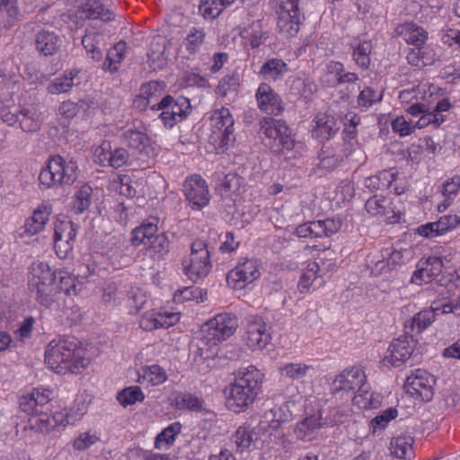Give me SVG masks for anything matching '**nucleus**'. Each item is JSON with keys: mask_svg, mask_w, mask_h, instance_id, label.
<instances>
[{"mask_svg": "<svg viewBox=\"0 0 460 460\" xmlns=\"http://www.w3.org/2000/svg\"><path fill=\"white\" fill-rule=\"evenodd\" d=\"M184 274L192 281L206 277L211 268L210 254L205 242L196 240L191 243L190 258L182 261Z\"/></svg>", "mask_w": 460, "mask_h": 460, "instance_id": "obj_4", "label": "nucleus"}, {"mask_svg": "<svg viewBox=\"0 0 460 460\" xmlns=\"http://www.w3.org/2000/svg\"><path fill=\"white\" fill-rule=\"evenodd\" d=\"M170 103H172V95H165L160 102L151 106L152 111H162L159 114V118L167 128H172L179 122V119H175L171 111Z\"/></svg>", "mask_w": 460, "mask_h": 460, "instance_id": "obj_32", "label": "nucleus"}, {"mask_svg": "<svg viewBox=\"0 0 460 460\" xmlns=\"http://www.w3.org/2000/svg\"><path fill=\"white\" fill-rule=\"evenodd\" d=\"M212 137L215 141L219 140L221 146H227L234 141V119L230 111L222 108L216 111L211 118Z\"/></svg>", "mask_w": 460, "mask_h": 460, "instance_id": "obj_11", "label": "nucleus"}, {"mask_svg": "<svg viewBox=\"0 0 460 460\" xmlns=\"http://www.w3.org/2000/svg\"><path fill=\"white\" fill-rule=\"evenodd\" d=\"M238 326L237 318L230 314H219L208 321L202 328L205 342L217 345L232 336Z\"/></svg>", "mask_w": 460, "mask_h": 460, "instance_id": "obj_6", "label": "nucleus"}, {"mask_svg": "<svg viewBox=\"0 0 460 460\" xmlns=\"http://www.w3.org/2000/svg\"><path fill=\"white\" fill-rule=\"evenodd\" d=\"M123 143L129 148L136 150L140 155H146V149L150 146V138L142 122L133 124L122 133Z\"/></svg>", "mask_w": 460, "mask_h": 460, "instance_id": "obj_16", "label": "nucleus"}, {"mask_svg": "<svg viewBox=\"0 0 460 460\" xmlns=\"http://www.w3.org/2000/svg\"><path fill=\"white\" fill-rule=\"evenodd\" d=\"M311 368L305 363H288L279 368V373L284 377L296 380L305 376Z\"/></svg>", "mask_w": 460, "mask_h": 460, "instance_id": "obj_46", "label": "nucleus"}, {"mask_svg": "<svg viewBox=\"0 0 460 460\" xmlns=\"http://www.w3.org/2000/svg\"><path fill=\"white\" fill-rule=\"evenodd\" d=\"M240 85V78L236 73L223 77L217 87V93L222 97L226 96L229 92H235Z\"/></svg>", "mask_w": 460, "mask_h": 460, "instance_id": "obj_51", "label": "nucleus"}, {"mask_svg": "<svg viewBox=\"0 0 460 460\" xmlns=\"http://www.w3.org/2000/svg\"><path fill=\"white\" fill-rule=\"evenodd\" d=\"M84 13L89 19H100L103 22H109L113 19V13L105 9L102 4L97 2L93 4L91 2L86 3Z\"/></svg>", "mask_w": 460, "mask_h": 460, "instance_id": "obj_45", "label": "nucleus"}, {"mask_svg": "<svg viewBox=\"0 0 460 460\" xmlns=\"http://www.w3.org/2000/svg\"><path fill=\"white\" fill-rule=\"evenodd\" d=\"M102 36L97 32H87L82 39V44L85 49L89 57L95 60L100 61L102 58V51L99 45Z\"/></svg>", "mask_w": 460, "mask_h": 460, "instance_id": "obj_34", "label": "nucleus"}, {"mask_svg": "<svg viewBox=\"0 0 460 460\" xmlns=\"http://www.w3.org/2000/svg\"><path fill=\"white\" fill-rule=\"evenodd\" d=\"M373 402L374 391L370 390L365 384L359 386V389L353 397V404L361 410L367 411L371 409Z\"/></svg>", "mask_w": 460, "mask_h": 460, "instance_id": "obj_47", "label": "nucleus"}, {"mask_svg": "<svg viewBox=\"0 0 460 460\" xmlns=\"http://www.w3.org/2000/svg\"><path fill=\"white\" fill-rule=\"evenodd\" d=\"M126 50V42L123 40L116 43L106 55V58L102 64V69L114 73L118 70L117 65L119 64L124 57Z\"/></svg>", "mask_w": 460, "mask_h": 460, "instance_id": "obj_31", "label": "nucleus"}, {"mask_svg": "<svg viewBox=\"0 0 460 460\" xmlns=\"http://www.w3.org/2000/svg\"><path fill=\"white\" fill-rule=\"evenodd\" d=\"M258 438V435L249 426H241L232 438L233 442L240 451L248 448L252 442Z\"/></svg>", "mask_w": 460, "mask_h": 460, "instance_id": "obj_38", "label": "nucleus"}, {"mask_svg": "<svg viewBox=\"0 0 460 460\" xmlns=\"http://www.w3.org/2000/svg\"><path fill=\"white\" fill-rule=\"evenodd\" d=\"M95 155L102 164L108 163L113 168H120L125 165L129 158L128 152L122 147L111 148L109 142H103L95 151Z\"/></svg>", "mask_w": 460, "mask_h": 460, "instance_id": "obj_21", "label": "nucleus"}, {"mask_svg": "<svg viewBox=\"0 0 460 460\" xmlns=\"http://www.w3.org/2000/svg\"><path fill=\"white\" fill-rule=\"evenodd\" d=\"M207 292L201 288L195 287L183 288L174 294V301L177 303H183L185 301L196 300L197 303H201L205 300Z\"/></svg>", "mask_w": 460, "mask_h": 460, "instance_id": "obj_44", "label": "nucleus"}, {"mask_svg": "<svg viewBox=\"0 0 460 460\" xmlns=\"http://www.w3.org/2000/svg\"><path fill=\"white\" fill-rule=\"evenodd\" d=\"M390 124L393 131L401 137L410 136L415 131L413 121L406 120L403 116L391 119Z\"/></svg>", "mask_w": 460, "mask_h": 460, "instance_id": "obj_52", "label": "nucleus"}, {"mask_svg": "<svg viewBox=\"0 0 460 460\" xmlns=\"http://www.w3.org/2000/svg\"><path fill=\"white\" fill-rule=\"evenodd\" d=\"M170 107L174 118L179 119V122L187 117L189 110L190 109L189 100L183 97L175 100L172 96V103H170Z\"/></svg>", "mask_w": 460, "mask_h": 460, "instance_id": "obj_54", "label": "nucleus"}, {"mask_svg": "<svg viewBox=\"0 0 460 460\" xmlns=\"http://www.w3.org/2000/svg\"><path fill=\"white\" fill-rule=\"evenodd\" d=\"M93 189L88 184H83L75 194L74 208L76 213H83L92 203Z\"/></svg>", "mask_w": 460, "mask_h": 460, "instance_id": "obj_42", "label": "nucleus"}, {"mask_svg": "<svg viewBox=\"0 0 460 460\" xmlns=\"http://www.w3.org/2000/svg\"><path fill=\"white\" fill-rule=\"evenodd\" d=\"M365 374L358 368L345 369L333 381L335 391H352L364 385Z\"/></svg>", "mask_w": 460, "mask_h": 460, "instance_id": "obj_23", "label": "nucleus"}, {"mask_svg": "<svg viewBox=\"0 0 460 460\" xmlns=\"http://www.w3.org/2000/svg\"><path fill=\"white\" fill-rule=\"evenodd\" d=\"M288 71V65L279 58H271L261 67L260 74L266 79L278 80Z\"/></svg>", "mask_w": 460, "mask_h": 460, "instance_id": "obj_30", "label": "nucleus"}, {"mask_svg": "<svg viewBox=\"0 0 460 460\" xmlns=\"http://www.w3.org/2000/svg\"><path fill=\"white\" fill-rule=\"evenodd\" d=\"M34 395L27 394L19 398V408L27 415L41 418L42 414L37 406V400H34Z\"/></svg>", "mask_w": 460, "mask_h": 460, "instance_id": "obj_53", "label": "nucleus"}, {"mask_svg": "<svg viewBox=\"0 0 460 460\" xmlns=\"http://www.w3.org/2000/svg\"><path fill=\"white\" fill-rule=\"evenodd\" d=\"M203 400L190 393H180L175 397V405L178 409H189L190 411H201L203 410Z\"/></svg>", "mask_w": 460, "mask_h": 460, "instance_id": "obj_39", "label": "nucleus"}, {"mask_svg": "<svg viewBox=\"0 0 460 460\" xmlns=\"http://www.w3.org/2000/svg\"><path fill=\"white\" fill-rule=\"evenodd\" d=\"M441 234L452 231L460 225V216L456 214L444 215L437 220Z\"/></svg>", "mask_w": 460, "mask_h": 460, "instance_id": "obj_59", "label": "nucleus"}, {"mask_svg": "<svg viewBox=\"0 0 460 460\" xmlns=\"http://www.w3.org/2000/svg\"><path fill=\"white\" fill-rule=\"evenodd\" d=\"M183 191L192 209L200 210L209 203L208 186L199 175L187 178L183 183Z\"/></svg>", "mask_w": 460, "mask_h": 460, "instance_id": "obj_10", "label": "nucleus"}, {"mask_svg": "<svg viewBox=\"0 0 460 460\" xmlns=\"http://www.w3.org/2000/svg\"><path fill=\"white\" fill-rule=\"evenodd\" d=\"M49 212L40 208L35 209L31 217L26 219L23 226L24 233L27 235H34L44 229L49 220Z\"/></svg>", "mask_w": 460, "mask_h": 460, "instance_id": "obj_28", "label": "nucleus"}, {"mask_svg": "<svg viewBox=\"0 0 460 460\" xmlns=\"http://www.w3.org/2000/svg\"><path fill=\"white\" fill-rule=\"evenodd\" d=\"M436 379L433 375L422 368L411 371L404 381V389L411 397L429 402L434 395Z\"/></svg>", "mask_w": 460, "mask_h": 460, "instance_id": "obj_7", "label": "nucleus"}, {"mask_svg": "<svg viewBox=\"0 0 460 460\" xmlns=\"http://www.w3.org/2000/svg\"><path fill=\"white\" fill-rule=\"evenodd\" d=\"M326 74L323 77V83L330 87L341 84V74L344 72V66L341 62L331 61L326 67Z\"/></svg>", "mask_w": 460, "mask_h": 460, "instance_id": "obj_43", "label": "nucleus"}, {"mask_svg": "<svg viewBox=\"0 0 460 460\" xmlns=\"http://www.w3.org/2000/svg\"><path fill=\"white\" fill-rule=\"evenodd\" d=\"M57 279V272L42 261L33 262L30 269L29 285L40 282H49Z\"/></svg>", "mask_w": 460, "mask_h": 460, "instance_id": "obj_27", "label": "nucleus"}, {"mask_svg": "<svg viewBox=\"0 0 460 460\" xmlns=\"http://www.w3.org/2000/svg\"><path fill=\"white\" fill-rule=\"evenodd\" d=\"M322 414V411H320L318 417L312 415L299 421L294 429L296 438L303 441H311L316 437L320 429L333 425L332 420L323 418Z\"/></svg>", "mask_w": 460, "mask_h": 460, "instance_id": "obj_18", "label": "nucleus"}, {"mask_svg": "<svg viewBox=\"0 0 460 460\" xmlns=\"http://www.w3.org/2000/svg\"><path fill=\"white\" fill-rule=\"evenodd\" d=\"M413 438L410 436L398 437L392 439L390 451L398 459H406L412 455Z\"/></svg>", "mask_w": 460, "mask_h": 460, "instance_id": "obj_29", "label": "nucleus"}, {"mask_svg": "<svg viewBox=\"0 0 460 460\" xmlns=\"http://www.w3.org/2000/svg\"><path fill=\"white\" fill-rule=\"evenodd\" d=\"M117 399L121 405L126 407L137 402H142L145 399V395L139 386L134 385L119 391L117 394Z\"/></svg>", "mask_w": 460, "mask_h": 460, "instance_id": "obj_41", "label": "nucleus"}, {"mask_svg": "<svg viewBox=\"0 0 460 460\" xmlns=\"http://www.w3.org/2000/svg\"><path fill=\"white\" fill-rule=\"evenodd\" d=\"M339 129L340 123L333 116L327 113H319L315 117L313 137L320 141L329 140Z\"/></svg>", "mask_w": 460, "mask_h": 460, "instance_id": "obj_22", "label": "nucleus"}, {"mask_svg": "<svg viewBox=\"0 0 460 460\" xmlns=\"http://www.w3.org/2000/svg\"><path fill=\"white\" fill-rule=\"evenodd\" d=\"M398 417V410L396 407H389L380 411L376 415V429H385L388 424Z\"/></svg>", "mask_w": 460, "mask_h": 460, "instance_id": "obj_55", "label": "nucleus"}, {"mask_svg": "<svg viewBox=\"0 0 460 460\" xmlns=\"http://www.w3.org/2000/svg\"><path fill=\"white\" fill-rule=\"evenodd\" d=\"M181 424L180 422H173L167 428L164 429L155 438V448L162 449L164 444L166 447H171L175 441V437L181 432Z\"/></svg>", "mask_w": 460, "mask_h": 460, "instance_id": "obj_37", "label": "nucleus"}, {"mask_svg": "<svg viewBox=\"0 0 460 460\" xmlns=\"http://www.w3.org/2000/svg\"><path fill=\"white\" fill-rule=\"evenodd\" d=\"M235 0H202L200 10L203 12L205 18L215 19Z\"/></svg>", "mask_w": 460, "mask_h": 460, "instance_id": "obj_35", "label": "nucleus"}, {"mask_svg": "<svg viewBox=\"0 0 460 460\" xmlns=\"http://www.w3.org/2000/svg\"><path fill=\"white\" fill-rule=\"evenodd\" d=\"M76 228L72 221H60L55 226L54 239L75 242Z\"/></svg>", "mask_w": 460, "mask_h": 460, "instance_id": "obj_49", "label": "nucleus"}, {"mask_svg": "<svg viewBox=\"0 0 460 460\" xmlns=\"http://www.w3.org/2000/svg\"><path fill=\"white\" fill-rule=\"evenodd\" d=\"M21 17L18 0H0V25L11 28Z\"/></svg>", "mask_w": 460, "mask_h": 460, "instance_id": "obj_25", "label": "nucleus"}, {"mask_svg": "<svg viewBox=\"0 0 460 460\" xmlns=\"http://www.w3.org/2000/svg\"><path fill=\"white\" fill-rule=\"evenodd\" d=\"M442 193L445 197L456 196L460 190V175H454L445 181L442 185Z\"/></svg>", "mask_w": 460, "mask_h": 460, "instance_id": "obj_64", "label": "nucleus"}, {"mask_svg": "<svg viewBox=\"0 0 460 460\" xmlns=\"http://www.w3.org/2000/svg\"><path fill=\"white\" fill-rule=\"evenodd\" d=\"M438 307L423 310L416 314L412 318L406 321L404 323V332L414 338V336L420 334L435 321L438 314Z\"/></svg>", "mask_w": 460, "mask_h": 460, "instance_id": "obj_20", "label": "nucleus"}, {"mask_svg": "<svg viewBox=\"0 0 460 460\" xmlns=\"http://www.w3.org/2000/svg\"><path fill=\"white\" fill-rule=\"evenodd\" d=\"M260 275L257 261L245 260L243 262H239L234 270L229 271L226 281L228 286L234 289H243L257 279Z\"/></svg>", "mask_w": 460, "mask_h": 460, "instance_id": "obj_12", "label": "nucleus"}, {"mask_svg": "<svg viewBox=\"0 0 460 460\" xmlns=\"http://www.w3.org/2000/svg\"><path fill=\"white\" fill-rule=\"evenodd\" d=\"M17 122H19L22 130L27 133L36 132L40 128L36 111L30 109L22 108L20 110Z\"/></svg>", "mask_w": 460, "mask_h": 460, "instance_id": "obj_36", "label": "nucleus"}, {"mask_svg": "<svg viewBox=\"0 0 460 460\" xmlns=\"http://www.w3.org/2000/svg\"><path fill=\"white\" fill-rule=\"evenodd\" d=\"M442 118H438L433 115L431 111L427 110L423 112L417 121H413L414 128H424L428 126H432L438 128L441 126Z\"/></svg>", "mask_w": 460, "mask_h": 460, "instance_id": "obj_57", "label": "nucleus"}, {"mask_svg": "<svg viewBox=\"0 0 460 460\" xmlns=\"http://www.w3.org/2000/svg\"><path fill=\"white\" fill-rule=\"evenodd\" d=\"M454 107V103L448 97L440 99L431 110L433 115L442 118L441 125L447 120V112Z\"/></svg>", "mask_w": 460, "mask_h": 460, "instance_id": "obj_62", "label": "nucleus"}, {"mask_svg": "<svg viewBox=\"0 0 460 460\" xmlns=\"http://www.w3.org/2000/svg\"><path fill=\"white\" fill-rule=\"evenodd\" d=\"M372 49L373 46L370 40L364 41L360 43L356 49H354V59L358 66L365 68L368 67L370 64V55L372 53Z\"/></svg>", "mask_w": 460, "mask_h": 460, "instance_id": "obj_50", "label": "nucleus"}, {"mask_svg": "<svg viewBox=\"0 0 460 460\" xmlns=\"http://www.w3.org/2000/svg\"><path fill=\"white\" fill-rule=\"evenodd\" d=\"M29 288L31 293H35L36 300L41 305L46 307L51 306V305L58 299V280H50L48 282L34 283L29 285Z\"/></svg>", "mask_w": 460, "mask_h": 460, "instance_id": "obj_24", "label": "nucleus"}, {"mask_svg": "<svg viewBox=\"0 0 460 460\" xmlns=\"http://www.w3.org/2000/svg\"><path fill=\"white\" fill-rule=\"evenodd\" d=\"M376 217L378 219L383 218L388 224H395L400 220V215L394 213V211L391 208H386V206L379 204L376 201Z\"/></svg>", "mask_w": 460, "mask_h": 460, "instance_id": "obj_60", "label": "nucleus"}, {"mask_svg": "<svg viewBox=\"0 0 460 460\" xmlns=\"http://www.w3.org/2000/svg\"><path fill=\"white\" fill-rule=\"evenodd\" d=\"M258 107L264 112L278 116L284 107L279 96L267 84H261L256 92Z\"/></svg>", "mask_w": 460, "mask_h": 460, "instance_id": "obj_17", "label": "nucleus"}, {"mask_svg": "<svg viewBox=\"0 0 460 460\" xmlns=\"http://www.w3.org/2000/svg\"><path fill=\"white\" fill-rule=\"evenodd\" d=\"M62 44L61 36L54 31L42 29L35 32L33 37V46L40 57L55 56L61 49Z\"/></svg>", "mask_w": 460, "mask_h": 460, "instance_id": "obj_15", "label": "nucleus"}, {"mask_svg": "<svg viewBox=\"0 0 460 460\" xmlns=\"http://www.w3.org/2000/svg\"><path fill=\"white\" fill-rule=\"evenodd\" d=\"M78 74V70L72 69L66 72L64 75L55 78L48 84V92L51 94L68 93L75 84V79L77 77Z\"/></svg>", "mask_w": 460, "mask_h": 460, "instance_id": "obj_26", "label": "nucleus"}, {"mask_svg": "<svg viewBox=\"0 0 460 460\" xmlns=\"http://www.w3.org/2000/svg\"><path fill=\"white\" fill-rule=\"evenodd\" d=\"M300 0H283L279 4L278 28L288 37H295L305 20L299 7Z\"/></svg>", "mask_w": 460, "mask_h": 460, "instance_id": "obj_8", "label": "nucleus"}, {"mask_svg": "<svg viewBox=\"0 0 460 460\" xmlns=\"http://www.w3.org/2000/svg\"><path fill=\"white\" fill-rule=\"evenodd\" d=\"M395 33L407 44L414 47L424 46L429 39L428 31L413 22L398 24L395 28Z\"/></svg>", "mask_w": 460, "mask_h": 460, "instance_id": "obj_19", "label": "nucleus"}, {"mask_svg": "<svg viewBox=\"0 0 460 460\" xmlns=\"http://www.w3.org/2000/svg\"><path fill=\"white\" fill-rule=\"evenodd\" d=\"M84 355V349L74 337H62L49 343L45 351V362L52 369L78 373L89 363Z\"/></svg>", "mask_w": 460, "mask_h": 460, "instance_id": "obj_1", "label": "nucleus"}, {"mask_svg": "<svg viewBox=\"0 0 460 460\" xmlns=\"http://www.w3.org/2000/svg\"><path fill=\"white\" fill-rule=\"evenodd\" d=\"M206 32L202 28L192 27L184 40V45L190 54L198 52L204 43Z\"/></svg>", "mask_w": 460, "mask_h": 460, "instance_id": "obj_40", "label": "nucleus"}, {"mask_svg": "<svg viewBox=\"0 0 460 460\" xmlns=\"http://www.w3.org/2000/svg\"><path fill=\"white\" fill-rule=\"evenodd\" d=\"M59 272L58 281V296L64 292L66 296L76 295V285L75 279L70 276H63Z\"/></svg>", "mask_w": 460, "mask_h": 460, "instance_id": "obj_61", "label": "nucleus"}, {"mask_svg": "<svg viewBox=\"0 0 460 460\" xmlns=\"http://www.w3.org/2000/svg\"><path fill=\"white\" fill-rule=\"evenodd\" d=\"M416 341L408 334L395 339L389 346L386 354L380 361L381 367H398L411 359Z\"/></svg>", "mask_w": 460, "mask_h": 460, "instance_id": "obj_9", "label": "nucleus"}, {"mask_svg": "<svg viewBox=\"0 0 460 460\" xmlns=\"http://www.w3.org/2000/svg\"><path fill=\"white\" fill-rule=\"evenodd\" d=\"M161 92V85L156 81H150L149 83L143 84L139 90V93L148 100L151 106L153 105L152 103L154 102V100L160 96Z\"/></svg>", "mask_w": 460, "mask_h": 460, "instance_id": "obj_58", "label": "nucleus"}, {"mask_svg": "<svg viewBox=\"0 0 460 460\" xmlns=\"http://www.w3.org/2000/svg\"><path fill=\"white\" fill-rule=\"evenodd\" d=\"M78 176L77 163L73 159L68 162L60 155L52 156L47 166L41 169L39 181L45 188L73 184Z\"/></svg>", "mask_w": 460, "mask_h": 460, "instance_id": "obj_3", "label": "nucleus"}, {"mask_svg": "<svg viewBox=\"0 0 460 460\" xmlns=\"http://www.w3.org/2000/svg\"><path fill=\"white\" fill-rule=\"evenodd\" d=\"M247 331L244 340L246 344L252 349H262L270 340V335L267 332L265 323L259 315H250L246 318Z\"/></svg>", "mask_w": 460, "mask_h": 460, "instance_id": "obj_14", "label": "nucleus"}, {"mask_svg": "<svg viewBox=\"0 0 460 460\" xmlns=\"http://www.w3.org/2000/svg\"><path fill=\"white\" fill-rule=\"evenodd\" d=\"M31 395H34V400H37V406L40 410V413L42 414L41 418H39L35 420L34 424L31 425V429H35L38 425V422L40 424H44L45 428L48 429L49 426L51 425L49 416L47 411H49L48 403L49 402V391L40 392L39 390L33 391Z\"/></svg>", "mask_w": 460, "mask_h": 460, "instance_id": "obj_33", "label": "nucleus"}, {"mask_svg": "<svg viewBox=\"0 0 460 460\" xmlns=\"http://www.w3.org/2000/svg\"><path fill=\"white\" fill-rule=\"evenodd\" d=\"M320 167L323 169H327L329 171L336 168L343 160V155H330L329 153L323 151L320 155Z\"/></svg>", "mask_w": 460, "mask_h": 460, "instance_id": "obj_63", "label": "nucleus"}, {"mask_svg": "<svg viewBox=\"0 0 460 460\" xmlns=\"http://www.w3.org/2000/svg\"><path fill=\"white\" fill-rule=\"evenodd\" d=\"M260 133L265 135L269 139L266 146H269L275 153H279L284 149L291 150L295 146L290 128L280 119L264 118L261 122Z\"/></svg>", "mask_w": 460, "mask_h": 460, "instance_id": "obj_5", "label": "nucleus"}, {"mask_svg": "<svg viewBox=\"0 0 460 460\" xmlns=\"http://www.w3.org/2000/svg\"><path fill=\"white\" fill-rule=\"evenodd\" d=\"M262 377L261 371L253 366L240 373V376L230 385V392L226 398L227 408L236 413L247 409L261 389Z\"/></svg>", "mask_w": 460, "mask_h": 460, "instance_id": "obj_2", "label": "nucleus"}, {"mask_svg": "<svg viewBox=\"0 0 460 460\" xmlns=\"http://www.w3.org/2000/svg\"><path fill=\"white\" fill-rule=\"evenodd\" d=\"M443 267L441 257L435 255L423 257L417 262L411 282L418 286L428 284L441 274Z\"/></svg>", "mask_w": 460, "mask_h": 460, "instance_id": "obj_13", "label": "nucleus"}, {"mask_svg": "<svg viewBox=\"0 0 460 460\" xmlns=\"http://www.w3.org/2000/svg\"><path fill=\"white\" fill-rule=\"evenodd\" d=\"M147 246L155 256L162 259L169 252L170 242L164 234H159L148 243Z\"/></svg>", "mask_w": 460, "mask_h": 460, "instance_id": "obj_48", "label": "nucleus"}, {"mask_svg": "<svg viewBox=\"0 0 460 460\" xmlns=\"http://www.w3.org/2000/svg\"><path fill=\"white\" fill-rule=\"evenodd\" d=\"M440 40L447 47H456L460 49V30L455 28L441 30Z\"/></svg>", "mask_w": 460, "mask_h": 460, "instance_id": "obj_56", "label": "nucleus"}]
</instances>
